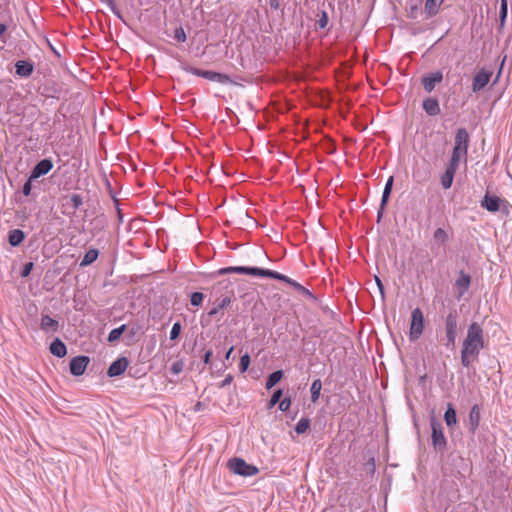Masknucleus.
Returning a JSON list of instances; mask_svg holds the SVG:
<instances>
[{"mask_svg": "<svg viewBox=\"0 0 512 512\" xmlns=\"http://www.w3.org/2000/svg\"><path fill=\"white\" fill-rule=\"evenodd\" d=\"M485 347L484 330L478 322H472L467 329L462 343L461 364L469 368L471 363L478 360L480 351Z\"/></svg>", "mask_w": 512, "mask_h": 512, "instance_id": "1", "label": "nucleus"}, {"mask_svg": "<svg viewBox=\"0 0 512 512\" xmlns=\"http://www.w3.org/2000/svg\"><path fill=\"white\" fill-rule=\"evenodd\" d=\"M231 273H237V274H248L252 276H258V277H269L273 278L279 281H283L289 285H291L293 288H295L300 293L313 297V294L306 289L303 285L296 282L295 280L289 278L288 276L281 274L279 272L269 270V269H263L258 267H246V266H230L221 268L218 271H216V275H226Z\"/></svg>", "mask_w": 512, "mask_h": 512, "instance_id": "2", "label": "nucleus"}, {"mask_svg": "<svg viewBox=\"0 0 512 512\" xmlns=\"http://www.w3.org/2000/svg\"><path fill=\"white\" fill-rule=\"evenodd\" d=\"M470 137L467 130H457L454 139V148L450 160L460 163L461 160L467 161V153Z\"/></svg>", "mask_w": 512, "mask_h": 512, "instance_id": "3", "label": "nucleus"}, {"mask_svg": "<svg viewBox=\"0 0 512 512\" xmlns=\"http://www.w3.org/2000/svg\"><path fill=\"white\" fill-rule=\"evenodd\" d=\"M458 332V314L456 310H451L445 319V342L447 348L455 346Z\"/></svg>", "mask_w": 512, "mask_h": 512, "instance_id": "4", "label": "nucleus"}, {"mask_svg": "<svg viewBox=\"0 0 512 512\" xmlns=\"http://www.w3.org/2000/svg\"><path fill=\"white\" fill-rule=\"evenodd\" d=\"M183 70L187 73H190L192 75L203 77L207 80L218 82L220 84H229L232 83L230 77L226 74L209 71V70H201L192 66H185L183 67Z\"/></svg>", "mask_w": 512, "mask_h": 512, "instance_id": "5", "label": "nucleus"}, {"mask_svg": "<svg viewBox=\"0 0 512 512\" xmlns=\"http://www.w3.org/2000/svg\"><path fill=\"white\" fill-rule=\"evenodd\" d=\"M227 465L230 471L240 476L247 477L258 473L256 466L246 463V461L241 458L230 459Z\"/></svg>", "mask_w": 512, "mask_h": 512, "instance_id": "6", "label": "nucleus"}, {"mask_svg": "<svg viewBox=\"0 0 512 512\" xmlns=\"http://www.w3.org/2000/svg\"><path fill=\"white\" fill-rule=\"evenodd\" d=\"M424 316L423 312L420 308H415L411 314V323H410V331L409 338L411 341H416L420 338L423 333L424 328Z\"/></svg>", "mask_w": 512, "mask_h": 512, "instance_id": "7", "label": "nucleus"}, {"mask_svg": "<svg viewBox=\"0 0 512 512\" xmlns=\"http://www.w3.org/2000/svg\"><path fill=\"white\" fill-rule=\"evenodd\" d=\"M432 427V446L437 452H444L447 446V440L443 433V427L439 422H436L434 418L431 421Z\"/></svg>", "mask_w": 512, "mask_h": 512, "instance_id": "8", "label": "nucleus"}, {"mask_svg": "<svg viewBox=\"0 0 512 512\" xmlns=\"http://www.w3.org/2000/svg\"><path fill=\"white\" fill-rule=\"evenodd\" d=\"M492 72L482 68L472 79V91H481L490 81Z\"/></svg>", "mask_w": 512, "mask_h": 512, "instance_id": "9", "label": "nucleus"}, {"mask_svg": "<svg viewBox=\"0 0 512 512\" xmlns=\"http://www.w3.org/2000/svg\"><path fill=\"white\" fill-rule=\"evenodd\" d=\"M90 359L88 356H76L71 359L69 367L70 372L74 376H81L84 374Z\"/></svg>", "mask_w": 512, "mask_h": 512, "instance_id": "10", "label": "nucleus"}, {"mask_svg": "<svg viewBox=\"0 0 512 512\" xmlns=\"http://www.w3.org/2000/svg\"><path fill=\"white\" fill-rule=\"evenodd\" d=\"M459 167L458 162L449 160L445 172L441 176V185L444 189H449L452 186L454 175Z\"/></svg>", "mask_w": 512, "mask_h": 512, "instance_id": "11", "label": "nucleus"}, {"mask_svg": "<svg viewBox=\"0 0 512 512\" xmlns=\"http://www.w3.org/2000/svg\"><path fill=\"white\" fill-rule=\"evenodd\" d=\"M443 79V74L441 71H435L428 75L422 77V84L424 90L428 93L432 92L435 88V85L440 83Z\"/></svg>", "mask_w": 512, "mask_h": 512, "instance_id": "12", "label": "nucleus"}, {"mask_svg": "<svg viewBox=\"0 0 512 512\" xmlns=\"http://www.w3.org/2000/svg\"><path fill=\"white\" fill-rule=\"evenodd\" d=\"M128 365V359L126 357H120L109 366L107 374L109 377L120 376L125 372Z\"/></svg>", "mask_w": 512, "mask_h": 512, "instance_id": "13", "label": "nucleus"}, {"mask_svg": "<svg viewBox=\"0 0 512 512\" xmlns=\"http://www.w3.org/2000/svg\"><path fill=\"white\" fill-rule=\"evenodd\" d=\"M53 168V163L50 159H43L39 161L32 170L31 178H39L46 175Z\"/></svg>", "mask_w": 512, "mask_h": 512, "instance_id": "14", "label": "nucleus"}, {"mask_svg": "<svg viewBox=\"0 0 512 512\" xmlns=\"http://www.w3.org/2000/svg\"><path fill=\"white\" fill-rule=\"evenodd\" d=\"M481 419V407L478 404L472 406L469 412V430L471 433H475L479 427Z\"/></svg>", "mask_w": 512, "mask_h": 512, "instance_id": "15", "label": "nucleus"}, {"mask_svg": "<svg viewBox=\"0 0 512 512\" xmlns=\"http://www.w3.org/2000/svg\"><path fill=\"white\" fill-rule=\"evenodd\" d=\"M471 284L470 275L466 274L463 271H460L458 278L455 281V286L458 288V298H461L469 289Z\"/></svg>", "mask_w": 512, "mask_h": 512, "instance_id": "16", "label": "nucleus"}, {"mask_svg": "<svg viewBox=\"0 0 512 512\" xmlns=\"http://www.w3.org/2000/svg\"><path fill=\"white\" fill-rule=\"evenodd\" d=\"M501 202L502 200L499 197L487 193L481 201V206L490 212H497L500 209Z\"/></svg>", "mask_w": 512, "mask_h": 512, "instance_id": "17", "label": "nucleus"}, {"mask_svg": "<svg viewBox=\"0 0 512 512\" xmlns=\"http://www.w3.org/2000/svg\"><path fill=\"white\" fill-rule=\"evenodd\" d=\"M16 74L20 77H29L33 70L34 65L30 61L19 60L15 64Z\"/></svg>", "mask_w": 512, "mask_h": 512, "instance_id": "18", "label": "nucleus"}, {"mask_svg": "<svg viewBox=\"0 0 512 512\" xmlns=\"http://www.w3.org/2000/svg\"><path fill=\"white\" fill-rule=\"evenodd\" d=\"M40 328L45 332H57L59 330V322L49 315H42Z\"/></svg>", "mask_w": 512, "mask_h": 512, "instance_id": "19", "label": "nucleus"}, {"mask_svg": "<svg viewBox=\"0 0 512 512\" xmlns=\"http://www.w3.org/2000/svg\"><path fill=\"white\" fill-rule=\"evenodd\" d=\"M50 352L52 355L63 358L67 354V347L62 340L55 338L50 344Z\"/></svg>", "mask_w": 512, "mask_h": 512, "instance_id": "20", "label": "nucleus"}, {"mask_svg": "<svg viewBox=\"0 0 512 512\" xmlns=\"http://www.w3.org/2000/svg\"><path fill=\"white\" fill-rule=\"evenodd\" d=\"M423 109L428 115L435 116L440 112L439 102L435 98H427L423 101Z\"/></svg>", "mask_w": 512, "mask_h": 512, "instance_id": "21", "label": "nucleus"}, {"mask_svg": "<svg viewBox=\"0 0 512 512\" xmlns=\"http://www.w3.org/2000/svg\"><path fill=\"white\" fill-rule=\"evenodd\" d=\"M25 234L20 229H13L9 231L8 242L11 246L16 247L24 240Z\"/></svg>", "mask_w": 512, "mask_h": 512, "instance_id": "22", "label": "nucleus"}, {"mask_svg": "<svg viewBox=\"0 0 512 512\" xmlns=\"http://www.w3.org/2000/svg\"><path fill=\"white\" fill-rule=\"evenodd\" d=\"M444 0H426L425 12L429 17H433L439 12V8Z\"/></svg>", "mask_w": 512, "mask_h": 512, "instance_id": "23", "label": "nucleus"}, {"mask_svg": "<svg viewBox=\"0 0 512 512\" xmlns=\"http://www.w3.org/2000/svg\"><path fill=\"white\" fill-rule=\"evenodd\" d=\"M98 255H99V251L97 249H89L85 253L83 259L81 260L80 266L85 267V266L92 264L94 261L97 260Z\"/></svg>", "mask_w": 512, "mask_h": 512, "instance_id": "24", "label": "nucleus"}, {"mask_svg": "<svg viewBox=\"0 0 512 512\" xmlns=\"http://www.w3.org/2000/svg\"><path fill=\"white\" fill-rule=\"evenodd\" d=\"M444 420H445L447 426H449V427L456 424V422H457L456 411L453 408L452 404H448L447 409L444 414Z\"/></svg>", "mask_w": 512, "mask_h": 512, "instance_id": "25", "label": "nucleus"}, {"mask_svg": "<svg viewBox=\"0 0 512 512\" xmlns=\"http://www.w3.org/2000/svg\"><path fill=\"white\" fill-rule=\"evenodd\" d=\"M393 183H394V177L390 176L387 179L384 190H383V194H382V198H381L382 206H386L388 203V200H389V197H390V194L392 191Z\"/></svg>", "mask_w": 512, "mask_h": 512, "instance_id": "26", "label": "nucleus"}, {"mask_svg": "<svg viewBox=\"0 0 512 512\" xmlns=\"http://www.w3.org/2000/svg\"><path fill=\"white\" fill-rule=\"evenodd\" d=\"M283 377V371L282 370H277L273 373H271L269 376H268V379L266 381V389H271L273 388Z\"/></svg>", "mask_w": 512, "mask_h": 512, "instance_id": "27", "label": "nucleus"}, {"mask_svg": "<svg viewBox=\"0 0 512 512\" xmlns=\"http://www.w3.org/2000/svg\"><path fill=\"white\" fill-rule=\"evenodd\" d=\"M321 388L322 382L320 379H316L312 382L310 387L312 402H316L319 399Z\"/></svg>", "mask_w": 512, "mask_h": 512, "instance_id": "28", "label": "nucleus"}, {"mask_svg": "<svg viewBox=\"0 0 512 512\" xmlns=\"http://www.w3.org/2000/svg\"><path fill=\"white\" fill-rule=\"evenodd\" d=\"M433 240L437 245H442L448 240V234L444 229L437 228L433 233Z\"/></svg>", "mask_w": 512, "mask_h": 512, "instance_id": "29", "label": "nucleus"}, {"mask_svg": "<svg viewBox=\"0 0 512 512\" xmlns=\"http://www.w3.org/2000/svg\"><path fill=\"white\" fill-rule=\"evenodd\" d=\"M126 328H127L126 325L123 324L120 327L111 330L108 335V339H107L108 342L114 343V342L118 341L120 339L121 335L123 334V332L126 330Z\"/></svg>", "mask_w": 512, "mask_h": 512, "instance_id": "30", "label": "nucleus"}, {"mask_svg": "<svg viewBox=\"0 0 512 512\" xmlns=\"http://www.w3.org/2000/svg\"><path fill=\"white\" fill-rule=\"evenodd\" d=\"M310 427V420L308 418H301L295 426V431L298 434L305 433Z\"/></svg>", "mask_w": 512, "mask_h": 512, "instance_id": "31", "label": "nucleus"}, {"mask_svg": "<svg viewBox=\"0 0 512 512\" xmlns=\"http://www.w3.org/2000/svg\"><path fill=\"white\" fill-rule=\"evenodd\" d=\"M507 11H508L507 0H501L500 13H499L501 26H503L505 23V20L507 17Z\"/></svg>", "mask_w": 512, "mask_h": 512, "instance_id": "32", "label": "nucleus"}, {"mask_svg": "<svg viewBox=\"0 0 512 512\" xmlns=\"http://www.w3.org/2000/svg\"><path fill=\"white\" fill-rule=\"evenodd\" d=\"M204 295L201 292H194L191 295L190 301L193 306H200L203 302Z\"/></svg>", "mask_w": 512, "mask_h": 512, "instance_id": "33", "label": "nucleus"}, {"mask_svg": "<svg viewBox=\"0 0 512 512\" xmlns=\"http://www.w3.org/2000/svg\"><path fill=\"white\" fill-rule=\"evenodd\" d=\"M249 365H250V356H249V354L246 353L243 356H241V358H240V365H239L240 371L242 373L246 372Z\"/></svg>", "mask_w": 512, "mask_h": 512, "instance_id": "34", "label": "nucleus"}, {"mask_svg": "<svg viewBox=\"0 0 512 512\" xmlns=\"http://www.w3.org/2000/svg\"><path fill=\"white\" fill-rule=\"evenodd\" d=\"M82 197L79 194H72L70 196V204L74 209H78L82 205Z\"/></svg>", "mask_w": 512, "mask_h": 512, "instance_id": "35", "label": "nucleus"}, {"mask_svg": "<svg viewBox=\"0 0 512 512\" xmlns=\"http://www.w3.org/2000/svg\"><path fill=\"white\" fill-rule=\"evenodd\" d=\"M181 331V324L179 322H176L173 324L172 329L170 331V339L175 340L178 338Z\"/></svg>", "mask_w": 512, "mask_h": 512, "instance_id": "36", "label": "nucleus"}, {"mask_svg": "<svg viewBox=\"0 0 512 512\" xmlns=\"http://www.w3.org/2000/svg\"><path fill=\"white\" fill-rule=\"evenodd\" d=\"M174 38L179 42H185L186 41V33L182 27H178L175 30Z\"/></svg>", "mask_w": 512, "mask_h": 512, "instance_id": "37", "label": "nucleus"}, {"mask_svg": "<svg viewBox=\"0 0 512 512\" xmlns=\"http://www.w3.org/2000/svg\"><path fill=\"white\" fill-rule=\"evenodd\" d=\"M184 368V363L182 361H176L174 362L171 367H170V371L174 374V375H177L179 373L182 372Z\"/></svg>", "mask_w": 512, "mask_h": 512, "instance_id": "38", "label": "nucleus"}, {"mask_svg": "<svg viewBox=\"0 0 512 512\" xmlns=\"http://www.w3.org/2000/svg\"><path fill=\"white\" fill-rule=\"evenodd\" d=\"M103 4H105L106 6H108L110 8V10L116 14L118 17H120V12L118 11L117 9V6H116V3H115V0H100Z\"/></svg>", "mask_w": 512, "mask_h": 512, "instance_id": "39", "label": "nucleus"}, {"mask_svg": "<svg viewBox=\"0 0 512 512\" xmlns=\"http://www.w3.org/2000/svg\"><path fill=\"white\" fill-rule=\"evenodd\" d=\"M281 396H282V390L281 389L276 390L270 399L269 407H273L274 405H276L280 401Z\"/></svg>", "mask_w": 512, "mask_h": 512, "instance_id": "40", "label": "nucleus"}, {"mask_svg": "<svg viewBox=\"0 0 512 512\" xmlns=\"http://www.w3.org/2000/svg\"><path fill=\"white\" fill-rule=\"evenodd\" d=\"M291 405V399L289 397L284 398L279 402V410L285 412L289 409Z\"/></svg>", "mask_w": 512, "mask_h": 512, "instance_id": "41", "label": "nucleus"}, {"mask_svg": "<svg viewBox=\"0 0 512 512\" xmlns=\"http://www.w3.org/2000/svg\"><path fill=\"white\" fill-rule=\"evenodd\" d=\"M328 24V15L325 11L322 12L321 17L318 20V26L323 29Z\"/></svg>", "mask_w": 512, "mask_h": 512, "instance_id": "42", "label": "nucleus"}, {"mask_svg": "<svg viewBox=\"0 0 512 512\" xmlns=\"http://www.w3.org/2000/svg\"><path fill=\"white\" fill-rule=\"evenodd\" d=\"M33 266L34 264L32 262H27L21 271V276L27 277L31 273Z\"/></svg>", "mask_w": 512, "mask_h": 512, "instance_id": "43", "label": "nucleus"}, {"mask_svg": "<svg viewBox=\"0 0 512 512\" xmlns=\"http://www.w3.org/2000/svg\"><path fill=\"white\" fill-rule=\"evenodd\" d=\"M375 282H376V285H377V287L379 289V292H380V295H381V299L384 300V298H385L384 285H383L381 279L378 276H375Z\"/></svg>", "mask_w": 512, "mask_h": 512, "instance_id": "44", "label": "nucleus"}, {"mask_svg": "<svg viewBox=\"0 0 512 512\" xmlns=\"http://www.w3.org/2000/svg\"><path fill=\"white\" fill-rule=\"evenodd\" d=\"M33 178H29L25 184L23 185V189H22V192L25 196H29L30 193H31V188H32V184H31V181H32Z\"/></svg>", "mask_w": 512, "mask_h": 512, "instance_id": "45", "label": "nucleus"}, {"mask_svg": "<svg viewBox=\"0 0 512 512\" xmlns=\"http://www.w3.org/2000/svg\"><path fill=\"white\" fill-rule=\"evenodd\" d=\"M231 304V298L226 296L220 302L217 303L218 308L224 309Z\"/></svg>", "mask_w": 512, "mask_h": 512, "instance_id": "46", "label": "nucleus"}, {"mask_svg": "<svg viewBox=\"0 0 512 512\" xmlns=\"http://www.w3.org/2000/svg\"><path fill=\"white\" fill-rule=\"evenodd\" d=\"M233 381V376L232 375H227L222 381L221 383L219 384V388H224L226 387L227 385H229L231 382Z\"/></svg>", "mask_w": 512, "mask_h": 512, "instance_id": "47", "label": "nucleus"}, {"mask_svg": "<svg viewBox=\"0 0 512 512\" xmlns=\"http://www.w3.org/2000/svg\"><path fill=\"white\" fill-rule=\"evenodd\" d=\"M206 408V404L201 402V401H198L194 407H193V411L194 412H200L202 410H204Z\"/></svg>", "mask_w": 512, "mask_h": 512, "instance_id": "48", "label": "nucleus"}, {"mask_svg": "<svg viewBox=\"0 0 512 512\" xmlns=\"http://www.w3.org/2000/svg\"><path fill=\"white\" fill-rule=\"evenodd\" d=\"M220 310H222L221 308H218V305H216L214 308H212L209 312H208V316L210 317H214L216 316Z\"/></svg>", "mask_w": 512, "mask_h": 512, "instance_id": "49", "label": "nucleus"}, {"mask_svg": "<svg viewBox=\"0 0 512 512\" xmlns=\"http://www.w3.org/2000/svg\"><path fill=\"white\" fill-rule=\"evenodd\" d=\"M269 5L274 10H277L280 7L279 0H269Z\"/></svg>", "mask_w": 512, "mask_h": 512, "instance_id": "50", "label": "nucleus"}, {"mask_svg": "<svg viewBox=\"0 0 512 512\" xmlns=\"http://www.w3.org/2000/svg\"><path fill=\"white\" fill-rule=\"evenodd\" d=\"M384 209H385V206H382V202L380 203V208L378 210V213H377V221L379 222L383 216V212H384Z\"/></svg>", "mask_w": 512, "mask_h": 512, "instance_id": "51", "label": "nucleus"}, {"mask_svg": "<svg viewBox=\"0 0 512 512\" xmlns=\"http://www.w3.org/2000/svg\"><path fill=\"white\" fill-rule=\"evenodd\" d=\"M212 356V351L211 350H208L205 354H204V357H203V360H204V363L205 364H208L209 361H210V357Z\"/></svg>", "mask_w": 512, "mask_h": 512, "instance_id": "52", "label": "nucleus"}, {"mask_svg": "<svg viewBox=\"0 0 512 512\" xmlns=\"http://www.w3.org/2000/svg\"><path fill=\"white\" fill-rule=\"evenodd\" d=\"M7 31V26L5 24L0 23V37L5 34Z\"/></svg>", "mask_w": 512, "mask_h": 512, "instance_id": "53", "label": "nucleus"}, {"mask_svg": "<svg viewBox=\"0 0 512 512\" xmlns=\"http://www.w3.org/2000/svg\"><path fill=\"white\" fill-rule=\"evenodd\" d=\"M233 350H234V347L232 346V347H230V349L227 351V353H226V355H225V359H226V360H228V359L230 358V356H231V354H232Z\"/></svg>", "mask_w": 512, "mask_h": 512, "instance_id": "54", "label": "nucleus"}, {"mask_svg": "<svg viewBox=\"0 0 512 512\" xmlns=\"http://www.w3.org/2000/svg\"><path fill=\"white\" fill-rule=\"evenodd\" d=\"M419 176V171L418 170H414L413 172V177H418Z\"/></svg>", "mask_w": 512, "mask_h": 512, "instance_id": "55", "label": "nucleus"}]
</instances>
